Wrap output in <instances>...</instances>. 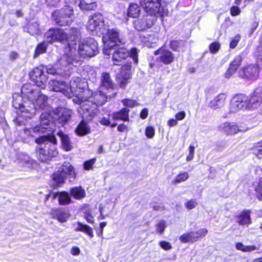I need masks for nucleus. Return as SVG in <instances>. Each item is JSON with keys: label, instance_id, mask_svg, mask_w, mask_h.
I'll list each match as a JSON object with an SVG mask.
<instances>
[{"label": "nucleus", "instance_id": "obj_1", "mask_svg": "<svg viewBox=\"0 0 262 262\" xmlns=\"http://www.w3.org/2000/svg\"><path fill=\"white\" fill-rule=\"evenodd\" d=\"M48 97L30 83L25 84L21 89V95L15 93L13 95V106L17 110L16 122L23 123L21 118H31L39 109H45L48 106Z\"/></svg>", "mask_w": 262, "mask_h": 262}, {"label": "nucleus", "instance_id": "obj_2", "mask_svg": "<svg viewBox=\"0 0 262 262\" xmlns=\"http://www.w3.org/2000/svg\"><path fill=\"white\" fill-rule=\"evenodd\" d=\"M83 91L80 93L81 96V98L79 99L80 100L78 101V99H73V101L80 105L78 112L82 113L83 117L88 120H92L97 114L98 106H101L105 103L107 100V97L103 93L100 91L95 94L94 96L88 98V97H84V95L86 93H89V91L84 90V88Z\"/></svg>", "mask_w": 262, "mask_h": 262}, {"label": "nucleus", "instance_id": "obj_3", "mask_svg": "<svg viewBox=\"0 0 262 262\" xmlns=\"http://www.w3.org/2000/svg\"><path fill=\"white\" fill-rule=\"evenodd\" d=\"M76 50L71 46L66 47L64 54L58 59L54 66H49L46 68L47 74L69 75L73 67H76L81 64V60L76 54Z\"/></svg>", "mask_w": 262, "mask_h": 262}, {"label": "nucleus", "instance_id": "obj_4", "mask_svg": "<svg viewBox=\"0 0 262 262\" xmlns=\"http://www.w3.org/2000/svg\"><path fill=\"white\" fill-rule=\"evenodd\" d=\"M81 81L80 78L74 77L70 81L69 86L65 82L51 80L49 82V88L51 91L61 92L69 98L75 96L74 99H78V101H80V98H81L80 93L83 91V89L87 85L85 82Z\"/></svg>", "mask_w": 262, "mask_h": 262}, {"label": "nucleus", "instance_id": "obj_5", "mask_svg": "<svg viewBox=\"0 0 262 262\" xmlns=\"http://www.w3.org/2000/svg\"><path fill=\"white\" fill-rule=\"evenodd\" d=\"M80 35L78 29L72 28L67 31L59 28H52L48 30L45 34L44 38L49 43L56 42L64 43L68 41V46L71 47L73 42L77 41Z\"/></svg>", "mask_w": 262, "mask_h": 262}, {"label": "nucleus", "instance_id": "obj_6", "mask_svg": "<svg viewBox=\"0 0 262 262\" xmlns=\"http://www.w3.org/2000/svg\"><path fill=\"white\" fill-rule=\"evenodd\" d=\"M35 142L40 144L37 151V157L40 161L47 162L58 155L55 136H41L36 139Z\"/></svg>", "mask_w": 262, "mask_h": 262}, {"label": "nucleus", "instance_id": "obj_7", "mask_svg": "<svg viewBox=\"0 0 262 262\" xmlns=\"http://www.w3.org/2000/svg\"><path fill=\"white\" fill-rule=\"evenodd\" d=\"M76 42L72 45L73 48L75 49L76 55L80 57H92L96 56L99 52L98 43L93 38H84L81 39L78 43V50H76Z\"/></svg>", "mask_w": 262, "mask_h": 262}, {"label": "nucleus", "instance_id": "obj_8", "mask_svg": "<svg viewBox=\"0 0 262 262\" xmlns=\"http://www.w3.org/2000/svg\"><path fill=\"white\" fill-rule=\"evenodd\" d=\"M76 177L75 168L69 163L65 162L52 175V179L58 186L65 182L66 179L73 182Z\"/></svg>", "mask_w": 262, "mask_h": 262}, {"label": "nucleus", "instance_id": "obj_9", "mask_svg": "<svg viewBox=\"0 0 262 262\" xmlns=\"http://www.w3.org/2000/svg\"><path fill=\"white\" fill-rule=\"evenodd\" d=\"M125 42V39L123 35L116 31V61L125 59L130 56L135 63L137 64L138 62L137 49L134 48L130 51H128L123 47H120V45H123Z\"/></svg>", "mask_w": 262, "mask_h": 262}, {"label": "nucleus", "instance_id": "obj_10", "mask_svg": "<svg viewBox=\"0 0 262 262\" xmlns=\"http://www.w3.org/2000/svg\"><path fill=\"white\" fill-rule=\"evenodd\" d=\"M73 8L71 6H66L60 11H55L53 13V17L59 26H66L73 21Z\"/></svg>", "mask_w": 262, "mask_h": 262}, {"label": "nucleus", "instance_id": "obj_11", "mask_svg": "<svg viewBox=\"0 0 262 262\" xmlns=\"http://www.w3.org/2000/svg\"><path fill=\"white\" fill-rule=\"evenodd\" d=\"M103 17L100 13H95L89 19L87 24L88 30L98 36L103 34L104 32Z\"/></svg>", "mask_w": 262, "mask_h": 262}, {"label": "nucleus", "instance_id": "obj_12", "mask_svg": "<svg viewBox=\"0 0 262 262\" xmlns=\"http://www.w3.org/2000/svg\"><path fill=\"white\" fill-rule=\"evenodd\" d=\"M104 43L103 53L106 55H112V60H115V31H108L102 37Z\"/></svg>", "mask_w": 262, "mask_h": 262}, {"label": "nucleus", "instance_id": "obj_13", "mask_svg": "<svg viewBox=\"0 0 262 262\" xmlns=\"http://www.w3.org/2000/svg\"><path fill=\"white\" fill-rule=\"evenodd\" d=\"M30 77L36 85L41 89H45L46 86L48 77L45 73L43 68H35L30 73Z\"/></svg>", "mask_w": 262, "mask_h": 262}, {"label": "nucleus", "instance_id": "obj_14", "mask_svg": "<svg viewBox=\"0 0 262 262\" xmlns=\"http://www.w3.org/2000/svg\"><path fill=\"white\" fill-rule=\"evenodd\" d=\"M248 98L243 95H237L231 100L229 111L231 113H236L248 108Z\"/></svg>", "mask_w": 262, "mask_h": 262}, {"label": "nucleus", "instance_id": "obj_15", "mask_svg": "<svg viewBox=\"0 0 262 262\" xmlns=\"http://www.w3.org/2000/svg\"><path fill=\"white\" fill-rule=\"evenodd\" d=\"M131 64H127L121 67L117 77L118 85L125 89L132 78Z\"/></svg>", "mask_w": 262, "mask_h": 262}, {"label": "nucleus", "instance_id": "obj_16", "mask_svg": "<svg viewBox=\"0 0 262 262\" xmlns=\"http://www.w3.org/2000/svg\"><path fill=\"white\" fill-rule=\"evenodd\" d=\"M219 129L228 135H233L238 132H246L248 127L234 122H226L219 125Z\"/></svg>", "mask_w": 262, "mask_h": 262}, {"label": "nucleus", "instance_id": "obj_17", "mask_svg": "<svg viewBox=\"0 0 262 262\" xmlns=\"http://www.w3.org/2000/svg\"><path fill=\"white\" fill-rule=\"evenodd\" d=\"M259 72L257 66L250 64L240 70L239 75L244 79L254 80L258 77Z\"/></svg>", "mask_w": 262, "mask_h": 262}, {"label": "nucleus", "instance_id": "obj_18", "mask_svg": "<svg viewBox=\"0 0 262 262\" xmlns=\"http://www.w3.org/2000/svg\"><path fill=\"white\" fill-rule=\"evenodd\" d=\"M155 55H158L157 60L165 65L172 63L174 60L173 54L169 50L161 48L154 52Z\"/></svg>", "mask_w": 262, "mask_h": 262}, {"label": "nucleus", "instance_id": "obj_19", "mask_svg": "<svg viewBox=\"0 0 262 262\" xmlns=\"http://www.w3.org/2000/svg\"><path fill=\"white\" fill-rule=\"evenodd\" d=\"M141 5L150 16L156 15L160 12L161 4L158 0H141Z\"/></svg>", "mask_w": 262, "mask_h": 262}, {"label": "nucleus", "instance_id": "obj_20", "mask_svg": "<svg viewBox=\"0 0 262 262\" xmlns=\"http://www.w3.org/2000/svg\"><path fill=\"white\" fill-rule=\"evenodd\" d=\"M40 127L41 128V133H47L46 136H54V135H50V132H52V128L51 126H53V118L51 115L47 113H42L40 117Z\"/></svg>", "mask_w": 262, "mask_h": 262}, {"label": "nucleus", "instance_id": "obj_21", "mask_svg": "<svg viewBox=\"0 0 262 262\" xmlns=\"http://www.w3.org/2000/svg\"><path fill=\"white\" fill-rule=\"evenodd\" d=\"M262 102V86L256 88L249 99H248V108H255Z\"/></svg>", "mask_w": 262, "mask_h": 262}, {"label": "nucleus", "instance_id": "obj_22", "mask_svg": "<svg viewBox=\"0 0 262 262\" xmlns=\"http://www.w3.org/2000/svg\"><path fill=\"white\" fill-rule=\"evenodd\" d=\"M78 4L80 9L83 10H94L98 6L97 0H75L73 4Z\"/></svg>", "mask_w": 262, "mask_h": 262}, {"label": "nucleus", "instance_id": "obj_23", "mask_svg": "<svg viewBox=\"0 0 262 262\" xmlns=\"http://www.w3.org/2000/svg\"><path fill=\"white\" fill-rule=\"evenodd\" d=\"M242 60V58L240 55H238L235 57L234 60L231 62L230 67L226 72L224 74V76L226 78L231 77L236 71L237 69L241 65Z\"/></svg>", "mask_w": 262, "mask_h": 262}, {"label": "nucleus", "instance_id": "obj_24", "mask_svg": "<svg viewBox=\"0 0 262 262\" xmlns=\"http://www.w3.org/2000/svg\"><path fill=\"white\" fill-rule=\"evenodd\" d=\"M226 99V95L225 93H221L211 100L209 103V106L213 110H217L222 107Z\"/></svg>", "mask_w": 262, "mask_h": 262}, {"label": "nucleus", "instance_id": "obj_25", "mask_svg": "<svg viewBox=\"0 0 262 262\" xmlns=\"http://www.w3.org/2000/svg\"><path fill=\"white\" fill-rule=\"evenodd\" d=\"M18 164L22 167L23 170H26L27 168L33 167L35 162L30 157L26 154H21L18 156Z\"/></svg>", "mask_w": 262, "mask_h": 262}, {"label": "nucleus", "instance_id": "obj_26", "mask_svg": "<svg viewBox=\"0 0 262 262\" xmlns=\"http://www.w3.org/2000/svg\"><path fill=\"white\" fill-rule=\"evenodd\" d=\"M55 113L57 114L59 122L64 124L70 119L72 112L66 108L59 107L56 110Z\"/></svg>", "mask_w": 262, "mask_h": 262}, {"label": "nucleus", "instance_id": "obj_27", "mask_svg": "<svg viewBox=\"0 0 262 262\" xmlns=\"http://www.w3.org/2000/svg\"><path fill=\"white\" fill-rule=\"evenodd\" d=\"M52 214L54 218L61 223L66 222L70 216L67 211L61 208L53 209Z\"/></svg>", "mask_w": 262, "mask_h": 262}, {"label": "nucleus", "instance_id": "obj_28", "mask_svg": "<svg viewBox=\"0 0 262 262\" xmlns=\"http://www.w3.org/2000/svg\"><path fill=\"white\" fill-rule=\"evenodd\" d=\"M250 210H243L237 216V222L241 225H248L251 223Z\"/></svg>", "mask_w": 262, "mask_h": 262}, {"label": "nucleus", "instance_id": "obj_29", "mask_svg": "<svg viewBox=\"0 0 262 262\" xmlns=\"http://www.w3.org/2000/svg\"><path fill=\"white\" fill-rule=\"evenodd\" d=\"M57 135L60 138L62 148L66 151L71 150L72 146L69 136L64 134L61 130L58 132Z\"/></svg>", "mask_w": 262, "mask_h": 262}, {"label": "nucleus", "instance_id": "obj_30", "mask_svg": "<svg viewBox=\"0 0 262 262\" xmlns=\"http://www.w3.org/2000/svg\"><path fill=\"white\" fill-rule=\"evenodd\" d=\"M70 193L71 195L76 200H81L86 195L85 190L80 186L71 188Z\"/></svg>", "mask_w": 262, "mask_h": 262}, {"label": "nucleus", "instance_id": "obj_31", "mask_svg": "<svg viewBox=\"0 0 262 262\" xmlns=\"http://www.w3.org/2000/svg\"><path fill=\"white\" fill-rule=\"evenodd\" d=\"M75 231H81L86 233L90 237H93V232L92 228L86 224L78 222L76 223V227L75 229Z\"/></svg>", "mask_w": 262, "mask_h": 262}, {"label": "nucleus", "instance_id": "obj_32", "mask_svg": "<svg viewBox=\"0 0 262 262\" xmlns=\"http://www.w3.org/2000/svg\"><path fill=\"white\" fill-rule=\"evenodd\" d=\"M58 201L60 205H67L72 202L70 194L66 191L58 192Z\"/></svg>", "mask_w": 262, "mask_h": 262}, {"label": "nucleus", "instance_id": "obj_33", "mask_svg": "<svg viewBox=\"0 0 262 262\" xmlns=\"http://www.w3.org/2000/svg\"><path fill=\"white\" fill-rule=\"evenodd\" d=\"M81 115H82V113H80ZM83 117V116H82ZM83 120L80 123V124L78 125L77 128L76 129V133L80 136L85 135L90 132V128L88 126L86 123L84 121V119H86L88 120L85 118L82 117Z\"/></svg>", "mask_w": 262, "mask_h": 262}, {"label": "nucleus", "instance_id": "obj_34", "mask_svg": "<svg viewBox=\"0 0 262 262\" xmlns=\"http://www.w3.org/2000/svg\"><path fill=\"white\" fill-rule=\"evenodd\" d=\"M101 85L105 89L108 90L113 89V82L108 73H103L101 76Z\"/></svg>", "mask_w": 262, "mask_h": 262}, {"label": "nucleus", "instance_id": "obj_35", "mask_svg": "<svg viewBox=\"0 0 262 262\" xmlns=\"http://www.w3.org/2000/svg\"><path fill=\"white\" fill-rule=\"evenodd\" d=\"M194 232H189L182 234L180 237V240L184 243L188 242H194L197 241Z\"/></svg>", "mask_w": 262, "mask_h": 262}, {"label": "nucleus", "instance_id": "obj_36", "mask_svg": "<svg viewBox=\"0 0 262 262\" xmlns=\"http://www.w3.org/2000/svg\"><path fill=\"white\" fill-rule=\"evenodd\" d=\"M140 12L139 6L136 4H132L128 7L127 14L129 17L137 18L139 16Z\"/></svg>", "mask_w": 262, "mask_h": 262}, {"label": "nucleus", "instance_id": "obj_37", "mask_svg": "<svg viewBox=\"0 0 262 262\" xmlns=\"http://www.w3.org/2000/svg\"><path fill=\"white\" fill-rule=\"evenodd\" d=\"M48 42L45 39L44 41L39 43L36 47L34 55V58L38 57L40 54L45 53L47 49Z\"/></svg>", "mask_w": 262, "mask_h": 262}, {"label": "nucleus", "instance_id": "obj_38", "mask_svg": "<svg viewBox=\"0 0 262 262\" xmlns=\"http://www.w3.org/2000/svg\"><path fill=\"white\" fill-rule=\"evenodd\" d=\"M235 248L237 250L244 252H249L258 249V248L255 245L246 246L241 242L236 243Z\"/></svg>", "mask_w": 262, "mask_h": 262}, {"label": "nucleus", "instance_id": "obj_39", "mask_svg": "<svg viewBox=\"0 0 262 262\" xmlns=\"http://www.w3.org/2000/svg\"><path fill=\"white\" fill-rule=\"evenodd\" d=\"M251 150L258 158H262V140L254 143Z\"/></svg>", "mask_w": 262, "mask_h": 262}, {"label": "nucleus", "instance_id": "obj_40", "mask_svg": "<svg viewBox=\"0 0 262 262\" xmlns=\"http://www.w3.org/2000/svg\"><path fill=\"white\" fill-rule=\"evenodd\" d=\"M28 32L32 35L39 34L40 30L39 28V24L37 22H32L28 25Z\"/></svg>", "mask_w": 262, "mask_h": 262}, {"label": "nucleus", "instance_id": "obj_41", "mask_svg": "<svg viewBox=\"0 0 262 262\" xmlns=\"http://www.w3.org/2000/svg\"><path fill=\"white\" fill-rule=\"evenodd\" d=\"M189 174L187 172L179 173L172 181L173 184H176L186 181L188 179Z\"/></svg>", "mask_w": 262, "mask_h": 262}, {"label": "nucleus", "instance_id": "obj_42", "mask_svg": "<svg viewBox=\"0 0 262 262\" xmlns=\"http://www.w3.org/2000/svg\"><path fill=\"white\" fill-rule=\"evenodd\" d=\"M41 128L39 126H36L33 128H25L24 129L25 134L28 136L35 137L36 135H39L41 133Z\"/></svg>", "mask_w": 262, "mask_h": 262}, {"label": "nucleus", "instance_id": "obj_43", "mask_svg": "<svg viewBox=\"0 0 262 262\" xmlns=\"http://www.w3.org/2000/svg\"><path fill=\"white\" fill-rule=\"evenodd\" d=\"M129 110L126 108H123L118 113H116V119H120L123 121H128V113Z\"/></svg>", "mask_w": 262, "mask_h": 262}, {"label": "nucleus", "instance_id": "obj_44", "mask_svg": "<svg viewBox=\"0 0 262 262\" xmlns=\"http://www.w3.org/2000/svg\"><path fill=\"white\" fill-rule=\"evenodd\" d=\"M146 38V40L145 41L147 42H151L152 43H157L158 40V36L157 33L151 32L148 34H146L145 36Z\"/></svg>", "mask_w": 262, "mask_h": 262}, {"label": "nucleus", "instance_id": "obj_45", "mask_svg": "<svg viewBox=\"0 0 262 262\" xmlns=\"http://www.w3.org/2000/svg\"><path fill=\"white\" fill-rule=\"evenodd\" d=\"M166 227L165 221L161 220L159 221L156 225V231L157 233L162 234Z\"/></svg>", "mask_w": 262, "mask_h": 262}, {"label": "nucleus", "instance_id": "obj_46", "mask_svg": "<svg viewBox=\"0 0 262 262\" xmlns=\"http://www.w3.org/2000/svg\"><path fill=\"white\" fill-rule=\"evenodd\" d=\"M121 102L124 106L128 107H134L139 105L136 100L130 99H124L121 100Z\"/></svg>", "mask_w": 262, "mask_h": 262}, {"label": "nucleus", "instance_id": "obj_47", "mask_svg": "<svg viewBox=\"0 0 262 262\" xmlns=\"http://www.w3.org/2000/svg\"><path fill=\"white\" fill-rule=\"evenodd\" d=\"M257 192V198L259 200L262 201V178H260L257 185L255 188Z\"/></svg>", "mask_w": 262, "mask_h": 262}, {"label": "nucleus", "instance_id": "obj_48", "mask_svg": "<svg viewBox=\"0 0 262 262\" xmlns=\"http://www.w3.org/2000/svg\"><path fill=\"white\" fill-rule=\"evenodd\" d=\"M62 0H45V3L48 7H56L60 5Z\"/></svg>", "mask_w": 262, "mask_h": 262}, {"label": "nucleus", "instance_id": "obj_49", "mask_svg": "<svg viewBox=\"0 0 262 262\" xmlns=\"http://www.w3.org/2000/svg\"><path fill=\"white\" fill-rule=\"evenodd\" d=\"M208 230L206 228L200 229L196 232H194V233L196 235L195 236H196L197 241L199 238L203 237L206 236Z\"/></svg>", "mask_w": 262, "mask_h": 262}, {"label": "nucleus", "instance_id": "obj_50", "mask_svg": "<svg viewBox=\"0 0 262 262\" xmlns=\"http://www.w3.org/2000/svg\"><path fill=\"white\" fill-rule=\"evenodd\" d=\"M96 159H92L90 160L85 161L83 164L84 168L85 170H90L93 168V165L95 164Z\"/></svg>", "mask_w": 262, "mask_h": 262}, {"label": "nucleus", "instance_id": "obj_51", "mask_svg": "<svg viewBox=\"0 0 262 262\" xmlns=\"http://www.w3.org/2000/svg\"><path fill=\"white\" fill-rule=\"evenodd\" d=\"M241 39V36L239 35H236L234 37L232 38L230 43V48L231 49H234L238 44L239 41Z\"/></svg>", "mask_w": 262, "mask_h": 262}, {"label": "nucleus", "instance_id": "obj_52", "mask_svg": "<svg viewBox=\"0 0 262 262\" xmlns=\"http://www.w3.org/2000/svg\"><path fill=\"white\" fill-rule=\"evenodd\" d=\"M197 202L195 200L191 199L187 202L185 203V206L187 209L190 210L195 208L197 205Z\"/></svg>", "mask_w": 262, "mask_h": 262}, {"label": "nucleus", "instance_id": "obj_53", "mask_svg": "<svg viewBox=\"0 0 262 262\" xmlns=\"http://www.w3.org/2000/svg\"><path fill=\"white\" fill-rule=\"evenodd\" d=\"M145 135L149 138H152L155 135V129L151 126H148L145 129Z\"/></svg>", "mask_w": 262, "mask_h": 262}, {"label": "nucleus", "instance_id": "obj_54", "mask_svg": "<svg viewBox=\"0 0 262 262\" xmlns=\"http://www.w3.org/2000/svg\"><path fill=\"white\" fill-rule=\"evenodd\" d=\"M159 245L162 249L165 250H170L172 248L171 244L169 242L166 241L160 242Z\"/></svg>", "mask_w": 262, "mask_h": 262}, {"label": "nucleus", "instance_id": "obj_55", "mask_svg": "<svg viewBox=\"0 0 262 262\" xmlns=\"http://www.w3.org/2000/svg\"><path fill=\"white\" fill-rule=\"evenodd\" d=\"M220 48V45L218 42H214L210 45V50L211 53H216Z\"/></svg>", "mask_w": 262, "mask_h": 262}, {"label": "nucleus", "instance_id": "obj_56", "mask_svg": "<svg viewBox=\"0 0 262 262\" xmlns=\"http://www.w3.org/2000/svg\"><path fill=\"white\" fill-rule=\"evenodd\" d=\"M240 9L237 6H232L230 8V14L232 16H236L241 13Z\"/></svg>", "mask_w": 262, "mask_h": 262}, {"label": "nucleus", "instance_id": "obj_57", "mask_svg": "<svg viewBox=\"0 0 262 262\" xmlns=\"http://www.w3.org/2000/svg\"><path fill=\"white\" fill-rule=\"evenodd\" d=\"M186 114L185 112L181 111L176 114L175 117L177 121L182 120L185 118Z\"/></svg>", "mask_w": 262, "mask_h": 262}, {"label": "nucleus", "instance_id": "obj_58", "mask_svg": "<svg viewBox=\"0 0 262 262\" xmlns=\"http://www.w3.org/2000/svg\"><path fill=\"white\" fill-rule=\"evenodd\" d=\"M84 218L86 220L87 222L90 224H93L94 222V217L89 213H86L84 215Z\"/></svg>", "mask_w": 262, "mask_h": 262}, {"label": "nucleus", "instance_id": "obj_59", "mask_svg": "<svg viewBox=\"0 0 262 262\" xmlns=\"http://www.w3.org/2000/svg\"><path fill=\"white\" fill-rule=\"evenodd\" d=\"M148 110L146 108H143L140 114V118L142 119H145L148 116Z\"/></svg>", "mask_w": 262, "mask_h": 262}, {"label": "nucleus", "instance_id": "obj_60", "mask_svg": "<svg viewBox=\"0 0 262 262\" xmlns=\"http://www.w3.org/2000/svg\"><path fill=\"white\" fill-rule=\"evenodd\" d=\"M58 192H51L49 193L48 195L46 196V200H49V199H55L56 198L58 199Z\"/></svg>", "mask_w": 262, "mask_h": 262}, {"label": "nucleus", "instance_id": "obj_61", "mask_svg": "<svg viewBox=\"0 0 262 262\" xmlns=\"http://www.w3.org/2000/svg\"><path fill=\"white\" fill-rule=\"evenodd\" d=\"M180 44V42L178 41H172L170 42V48L174 51H178V45Z\"/></svg>", "mask_w": 262, "mask_h": 262}, {"label": "nucleus", "instance_id": "obj_62", "mask_svg": "<svg viewBox=\"0 0 262 262\" xmlns=\"http://www.w3.org/2000/svg\"><path fill=\"white\" fill-rule=\"evenodd\" d=\"M101 124L103 125H108L110 124V119L107 117H103L99 121Z\"/></svg>", "mask_w": 262, "mask_h": 262}, {"label": "nucleus", "instance_id": "obj_63", "mask_svg": "<svg viewBox=\"0 0 262 262\" xmlns=\"http://www.w3.org/2000/svg\"><path fill=\"white\" fill-rule=\"evenodd\" d=\"M146 18H144L141 20V23L143 24V27L141 28L142 30L145 29L146 28H149L152 25V20L149 22H147L144 24V20Z\"/></svg>", "mask_w": 262, "mask_h": 262}, {"label": "nucleus", "instance_id": "obj_64", "mask_svg": "<svg viewBox=\"0 0 262 262\" xmlns=\"http://www.w3.org/2000/svg\"><path fill=\"white\" fill-rule=\"evenodd\" d=\"M167 124L168 126H169L170 127H172L177 125L178 124V122L176 119H170L168 121Z\"/></svg>", "mask_w": 262, "mask_h": 262}]
</instances>
